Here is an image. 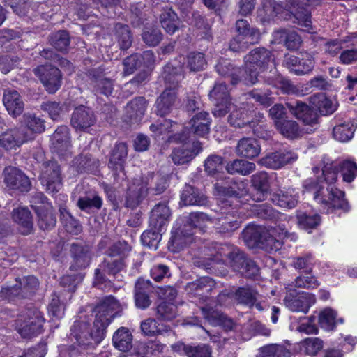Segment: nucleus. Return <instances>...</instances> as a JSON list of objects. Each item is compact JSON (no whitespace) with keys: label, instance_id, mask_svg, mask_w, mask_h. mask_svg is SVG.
I'll return each instance as SVG.
<instances>
[{"label":"nucleus","instance_id":"680f3d73","mask_svg":"<svg viewBox=\"0 0 357 357\" xmlns=\"http://www.w3.org/2000/svg\"><path fill=\"white\" fill-rule=\"evenodd\" d=\"M50 45L57 51L67 52L70 45V36L66 30H59L52 33L49 38Z\"/></svg>","mask_w":357,"mask_h":357},{"label":"nucleus","instance_id":"13d9d810","mask_svg":"<svg viewBox=\"0 0 357 357\" xmlns=\"http://www.w3.org/2000/svg\"><path fill=\"white\" fill-rule=\"evenodd\" d=\"M16 279L24 298H28L33 296L39 287V281L33 275Z\"/></svg>","mask_w":357,"mask_h":357},{"label":"nucleus","instance_id":"774afa93","mask_svg":"<svg viewBox=\"0 0 357 357\" xmlns=\"http://www.w3.org/2000/svg\"><path fill=\"white\" fill-rule=\"evenodd\" d=\"M142 5H132L130 8V22L134 28H139L148 20V13Z\"/></svg>","mask_w":357,"mask_h":357},{"label":"nucleus","instance_id":"8fccbe9b","mask_svg":"<svg viewBox=\"0 0 357 357\" xmlns=\"http://www.w3.org/2000/svg\"><path fill=\"white\" fill-rule=\"evenodd\" d=\"M257 297H259L258 291L248 286L238 287L234 292V299L236 302L249 308L254 307Z\"/></svg>","mask_w":357,"mask_h":357},{"label":"nucleus","instance_id":"052dcab7","mask_svg":"<svg viewBox=\"0 0 357 357\" xmlns=\"http://www.w3.org/2000/svg\"><path fill=\"white\" fill-rule=\"evenodd\" d=\"M60 219L67 232L72 234H78L82 230V227L66 208H61Z\"/></svg>","mask_w":357,"mask_h":357},{"label":"nucleus","instance_id":"f03ea898","mask_svg":"<svg viewBox=\"0 0 357 357\" xmlns=\"http://www.w3.org/2000/svg\"><path fill=\"white\" fill-rule=\"evenodd\" d=\"M263 119L261 112L241 107L231 112L227 121L234 128L244 129L248 135L252 133L258 138L266 139L268 134L263 125Z\"/></svg>","mask_w":357,"mask_h":357},{"label":"nucleus","instance_id":"6e6552de","mask_svg":"<svg viewBox=\"0 0 357 357\" xmlns=\"http://www.w3.org/2000/svg\"><path fill=\"white\" fill-rule=\"evenodd\" d=\"M121 306L119 301L112 296L101 298L93 308L96 313V326H100L107 331L112 320L121 316Z\"/></svg>","mask_w":357,"mask_h":357},{"label":"nucleus","instance_id":"37998d69","mask_svg":"<svg viewBox=\"0 0 357 357\" xmlns=\"http://www.w3.org/2000/svg\"><path fill=\"white\" fill-rule=\"evenodd\" d=\"M215 69L220 75L230 77L232 85H236L241 82L242 70L234 66L229 60L220 59L216 64Z\"/></svg>","mask_w":357,"mask_h":357},{"label":"nucleus","instance_id":"bb28decb","mask_svg":"<svg viewBox=\"0 0 357 357\" xmlns=\"http://www.w3.org/2000/svg\"><path fill=\"white\" fill-rule=\"evenodd\" d=\"M178 98V91L174 89L165 88L156 99L155 113L160 116L170 114L174 109Z\"/></svg>","mask_w":357,"mask_h":357},{"label":"nucleus","instance_id":"ddd939ff","mask_svg":"<svg viewBox=\"0 0 357 357\" xmlns=\"http://www.w3.org/2000/svg\"><path fill=\"white\" fill-rule=\"evenodd\" d=\"M69 254L71 258L70 271H79L88 268L92 259V251L88 245L81 241L69 244Z\"/></svg>","mask_w":357,"mask_h":357},{"label":"nucleus","instance_id":"c85d7f7f","mask_svg":"<svg viewBox=\"0 0 357 357\" xmlns=\"http://www.w3.org/2000/svg\"><path fill=\"white\" fill-rule=\"evenodd\" d=\"M96 122L93 112L83 105L76 107L73 111L70 123L77 130H85Z\"/></svg>","mask_w":357,"mask_h":357},{"label":"nucleus","instance_id":"dca6fc26","mask_svg":"<svg viewBox=\"0 0 357 357\" xmlns=\"http://www.w3.org/2000/svg\"><path fill=\"white\" fill-rule=\"evenodd\" d=\"M124 266L125 264L123 259H105L99 265V267L95 270V284L104 285L103 287H100L102 289L110 287L111 281L105 276V273L116 276L123 269Z\"/></svg>","mask_w":357,"mask_h":357},{"label":"nucleus","instance_id":"bf43d9fd","mask_svg":"<svg viewBox=\"0 0 357 357\" xmlns=\"http://www.w3.org/2000/svg\"><path fill=\"white\" fill-rule=\"evenodd\" d=\"M276 128L280 132L287 138L293 139L301 136V130L299 125L295 121H278Z\"/></svg>","mask_w":357,"mask_h":357},{"label":"nucleus","instance_id":"b1692460","mask_svg":"<svg viewBox=\"0 0 357 357\" xmlns=\"http://www.w3.org/2000/svg\"><path fill=\"white\" fill-rule=\"evenodd\" d=\"M202 151L200 142H193L192 144H182L175 148L171 158L175 165H180L189 162Z\"/></svg>","mask_w":357,"mask_h":357},{"label":"nucleus","instance_id":"09e8293b","mask_svg":"<svg viewBox=\"0 0 357 357\" xmlns=\"http://www.w3.org/2000/svg\"><path fill=\"white\" fill-rule=\"evenodd\" d=\"M264 81L268 85L280 89L283 93L287 94H295L298 92L297 87L290 80L280 74L273 73L272 75L266 76Z\"/></svg>","mask_w":357,"mask_h":357},{"label":"nucleus","instance_id":"a19ab883","mask_svg":"<svg viewBox=\"0 0 357 357\" xmlns=\"http://www.w3.org/2000/svg\"><path fill=\"white\" fill-rule=\"evenodd\" d=\"M102 197L97 192H92L84 196H80L76 206L82 211L88 214L98 211L102 206Z\"/></svg>","mask_w":357,"mask_h":357},{"label":"nucleus","instance_id":"6ab92c4d","mask_svg":"<svg viewBox=\"0 0 357 357\" xmlns=\"http://www.w3.org/2000/svg\"><path fill=\"white\" fill-rule=\"evenodd\" d=\"M297 154L290 150H278L268 153L260 160V163L266 167L278 169L296 161Z\"/></svg>","mask_w":357,"mask_h":357},{"label":"nucleus","instance_id":"72a5a7b5","mask_svg":"<svg viewBox=\"0 0 357 357\" xmlns=\"http://www.w3.org/2000/svg\"><path fill=\"white\" fill-rule=\"evenodd\" d=\"M162 77L164 79L165 88L174 89V91H178L180 83L184 78L183 67L167 63L163 68Z\"/></svg>","mask_w":357,"mask_h":357},{"label":"nucleus","instance_id":"4d7b16f0","mask_svg":"<svg viewBox=\"0 0 357 357\" xmlns=\"http://www.w3.org/2000/svg\"><path fill=\"white\" fill-rule=\"evenodd\" d=\"M164 231L160 229H155L149 226V229L145 230L141 235L142 243L150 249L156 250L158 248L159 243L162 239Z\"/></svg>","mask_w":357,"mask_h":357},{"label":"nucleus","instance_id":"4468645a","mask_svg":"<svg viewBox=\"0 0 357 357\" xmlns=\"http://www.w3.org/2000/svg\"><path fill=\"white\" fill-rule=\"evenodd\" d=\"M105 68L103 66L86 70V75L90 80L93 91L96 94L109 96L114 91V81L105 77Z\"/></svg>","mask_w":357,"mask_h":357},{"label":"nucleus","instance_id":"e2e57ef3","mask_svg":"<svg viewBox=\"0 0 357 357\" xmlns=\"http://www.w3.org/2000/svg\"><path fill=\"white\" fill-rule=\"evenodd\" d=\"M355 130L356 127L352 122H344L334 127L333 137L340 142H347L353 137Z\"/></svg>","mask_w":357,"mask_h":357},{"label":"nucleus","instance_id":"412c9836","mask_svg":"<svg viewBox=\"0 0 357 357\" xmlns=\"http://www.w3.org/2000/svg\"><path fill=\"white\" fill-rule=\"evenodd\" d=\"M204 318L213 326H221L225 331L234 329V321L226 314L213 307L210 304H206L200 307Z\"/></svg>","mask_w":357,"mask_h":357},{"label":"nucleus","instance_id":"423d86ee","mask_svg":"<svg viewBox=\"0 0 357 357\" xmlns=\"http://www.w3.org/2000/svg\"><path fill=\"white\" fill-rule=\"evenodd\" d=\"M106 331L102 326H96V321H93V328H91L88 321L78 320L71 326L70 337L84 349L93 348L103 340Z\"/></svg>","mask_w":357,"mask_h":357},{"label":"nucleus","instance_id":"ea45409f","mask_svg":"<svg viewBox=\"0 0 357 357\" xmlns=\"http://www.w3.org/2000/svg\"><path fill=\"white\" fill-rule=\"evenodd\" d=\"M261 151V146L259 142L251 137H243L241 139L236 146L237 155L248 159H253L259 155Z\"/></svg>","mask_w":357,"mask_h":357},{"label":"nucleus","instance_id":"6e6d98bb","mask_svg":"<svg viewBox=\"0 0 357 357\" xmlns=\"http://www.w3.org/2000/svg\"><path fill=\"white\" fill-rule=\"evenodd\" d=\"M211 221V217L205 213L192 212L184 217L183 223L195 233V229H202L206 226V223Z\"/></svg>","mask_w":357,"mask_h":357},{"label":"nucleus","instance_id":"aec40b11","mask_svg":"<svg viewBox=\"0 0 357 357\" xmlns=\"http://www.w3.org/2000/svg\"><path fill=\"white\" fill-rule=\"evenodd\" d=\"M208 197L198 188L185 184L180 192V205L185 206H206L208 204Z\"/></svg>","mask_w":357,"mask_h":357},{"label":"nucleus","instance_id":"49530a36","mask_svg":"<svg viewBox=\"0 0 357 357\" xmlns=\"http://www.w3.org/2000/svg\"><path fill=\"white\" fill-rule=\"evenodd\" d=\"M236 31L238 33L236 36H240L250 42V44L258 43L260 38L259 31L250 25L249 22L244 19H240L236 22Z\"/></svg>","mask_w":357,"mask_h":357},{"label":"nucleus","instance_id":"e433bc0d","mask_svg":"<svg viewBox=\"0 0 357 357\" xmlns=\"http://www.w3.org/2000/svg\"><path fill=\"white\" fill-rule=\"evenodd\" d=\"M190 131L195 136L205 137L209 133L211 119L206 112L196 114L190 121Z\"/></svg>","mask_w":357,"mask_h":357},{"label":"nucleus","instance_id":"c9c22d12","mask_svg":"<svg viewBox=\"0 0 357 357\" xmlns=\"http://www.w3.org/2000/svg\"><path fill=\"white\" fill-rule=\"evenodd\" d=\"M170 215V210L167 204L164 203L156 204L151 212L149 227L165 231Z\"/></svg>","mask_w":357,"mask_h":357},{"label":"nucleus","instance_id":"3c124183","mask_svg":"<svg viewBox=\"0 0 357 357\" xmlns=\"http://www.w3.org/2000/svg\"><path fill=\"white\" fill-rule=\"evenodd\" d=\"M228 174L247 176L255 170L256 165L254 162L243 159H235L226 165Z\"/></svg>","mask_w":357,"mask_h":357},{"label":"nucleus","instance_id":"69168bd1","mask_svg":"<svg viewBox=\"0 0 357 357\" xmlns=\"http://www.w3.org/2000/svg\"><path fill=\"white\" fill-rule=\"evenodd\" d=\"M143 42L149 47L158 45L163 39L161 30L155 26L146 27L142 33Z\"/></svg>","mask_w":357,"mask_h":357},{"label":"nucleus","instance_id":"0eeeda50","mask_svg":"<svg viewBox=\"0 0 357 357\" xmlns=\"http://www.w3.org/2000/svg\"><path fill=\"white\" fill-rule=\"evenodd\" d=\"M45 319L41 312L35 307L22 310L15 321V329L24 339H31L43 331Z\"/></svg>","mask_w":357,"mask_h":357},{"label":"nucleus","instance_id":"39448f33","mask_svg":"<svg viewBox=\"0 0 357 357\" xmlns=\"http://www.w3.org/2000/svg\"><path fill=\"white\" fill-rule=\"evenodd\" d=\"M242 238L250 248H259L267 252H275L280 250L282 243L267 231L266 227L249 225L242 231Z\"/></svg>","mask_w":357,"mask_h":357},{"label":"nucleus","instance_id":"cd10ccee","mask_svg":"<svg viewBox=\"0 0 357 357\" xmlns=\"http://www.w3.org/2000/svg\"><path fill=\"white\" fill-rule=\"evenodd\" d=\"M298 199L299 194L293 188H280L271 195V201L275 205L287 209L295 208Z\"/></svg>","mask_w":357,"mask_h":357},{"label":"nucleus","instance_id":"4c0bfd02","mask_svg":"<svg viewBox=\"0 0 357 357\" xmlns=\"http://www.w3.org/2000/svg\"><path fill=\"white\" fill-rule=\"evenodd\" d=\"M194 241V233L183 223L178 228L172 231L169 241L174 250H180Z\"/></svg>","mask_w":357,"mask_h":357},{"label":"nucleus","instance_id":"5fc2aeb1","mask_svg":"<svg viewBox=\"0 0 357 357\" xmlns=\"http://www.w3.org/2000/svg\"><path fill=\"white\" fill-rule=\"evenodd\" d=\"M310 102L317 109V112L321 115L326 116L333 114L337 109L335 105L332 101L326 97L324 94L319 93L310 96Z\"/></svg>","mask_w":357,"mask_h":357},{"label":"nucleus","instance_id":"7c9ffc66","mask_svg":"<svg viewBox=\"0 0 357 357\" xmlns=\"http://www.w3.org/2000/svg\"><path fill=\"white\" fill-rule=\"evenodd\" d=\"M142 182L146 186L147 195H158L163 193L169 187V179L167 176L154 172H148Z\"/></svg>","mask_w":357,"mask_h":357},{"label":"nucleus","instance_id":"f3484780","mask_svg":"<svg viewBox=\"0 0 357 357\" xmlns=\"http://www.w3.org/2000/svg\"><path fill=\"white\" fill-rule=\"evenodd\" d=\"M315 296L314 294L296 290L290 291L286 295L284 303L287 307L293 312H302L306 314L310 307L315 303Z\"/></svg>","mask_w":357,"mask_h":357},{"label":"nucleus","instance_id":"a878e982","mask_svg":"<svg viewBox=\"0 0 357 357\" xmlns=\"http://www.w3.org/2000/svg\"><path fill=\"white\" fill-rule=\"evenodd\" d=\"M273 43L283 45L288 50L296 51L302 44L301 37L294 31L280 29L273 33Z\"/></svg>","mask_w":357,"mask_h":357},{"label":"nucleus","instance_id":"2eb2a0df","mask_svg":"<svg viewBox=\"0 0 357 357\" xmlns=\"http://www.w3.org/2000/svg\"><path fill=\"white\" fill-rule=\"evenodd\" d=\"M282 65L295 75L303 76L310 74L313 70L315 61L309 53L302 54L301 57L286 54Z\"/></svg>","mask_w":357,"mask_h":357},{"label":"nucleus","instance_id":"338daca9","mask_svg":"<svg viewBox=\"0 0 357 357\" xmlns=\"http://www.w3.org/2000/svg\"><path fill=\"white\" fill-rule=\"evenodd\" d=\"M223 158L220 155L213 154L207 157L204 161V170L206 174L213 177H216L222 171Z\"/></svg>","mask_w":357,"mask_h":357},{"label":"nucleus","instance_id":"20e7f679","mask_svg":"<svg viewBox=\"0 0 357 357\" xmlns=\"http://www.w3.org/2000/svg\"><path fill=\"white\" fill-rule=\"evenodd\" d=\"M217 249V255L225 257L227 264L234 271H238L248 278L259 274V268L257 264L238 248L220 245Z\"/></svg>","mask_w":357,"mask_h":357},{"label":"nucleus","instance_id":"f704fd0d","mask_svg":"<svg viewBox=\"0 0 357 357\" xmlns=\"http://www.w3.org/2000/svg\"><path fill=\"white\" fill-rule=\"evenodd\" d=\"M3 102L9 114L13 117L20 116L24 110V104L22 97L15 89L4 91Z\"/></svg>","mask_w":357,"mask_h":357},{"label":"nucleus","instance_id":"f8f14e48","mask_svg":"<svg viewBox=\"0 0 357 357\" xmlns=\"http://www.w3.org/2000/svg\"><path fill=\"white\" fill-rule=\"evenodd\" d=\"M33 73L49 93L53 94L60 89L62 75L58 68L49 64L40 65L33 69Z\"/></svg>","mask_w":357,"mask_h":357},{"label":"nucleus","instance_id":"5701e85b","mask_svg":"<svg viewBox=\"0 0 357 357\" xmlns=\"http://www.w3.org/2000/svg\"><path fill=\"white\" fill-rule=\"evenodd\" d=\"M149 101L143 96H137L129 101L126 107L125 120L130 124H139L147 109Z\"/></svg>","mask_w":357,"mask_h":357},{"label":"nucleus","instance_id":"2f4dec72","mask_svg":"<svg viewBox=\"0 0 357 357\" xmlns=\"http://www.w3.org/2000/svg\"><path fill=\"white\" fill-rule=\"evenodd\" d=\"M70 139L68 128L66 126H59L51 137V148L59 155H63L70 146Z\"/></svg>","mask_w":357,"mask_h":357},{"label":"nucleus","instance_id":"393cba45","mask_svg":"<svg viewBox=\"0 0 357 357\" xmlns=\"http://www.w3.org/2000/svg\"><path fill=\"white\" fill-rule=\"evenodd\" d=\"M244 60L246 65H252L259 71H264L268 68L270 63L273 62L274 56L265 47H257L246 54Z\"/></svg>","mask_w":357,"mask_h":357},{"label":"nucleus","instance_id":"c756f323","mask_svg":"<svg viewBox=\"0 0 357 357\" xmlns=\"http://www.w3.org/2000/svg\"><path fill=\"white\" fill-rule=\"evenodd\" d=\"M29 139L25 132V128L20 127L8 129L0 135V146L8 150L20 146Z\"/></svg>","mask_w":357,"mask_h":357},{"label":"nucleus","instance_id":"79ce46f5","mask_svg":"<svg viewBox=\"0 0 357 357\" xmlns=\"http://www.w3.org/2000/svg\"><path fill=\"white\" fill-rule=\"evenodd\" d=\"M133 335L129 328L121 326L113 334L114 347L122 352H127L132 347Z\"/></svg>","mask_w":357,"mask_h":357},{"label":"nucleus","instance_id":"a211bd4d","mask_svg":"<svg viewBox=\"0 0 357 357\" xmlns=\"http://www.w3.org/2000/svg\"><path fill=\"white\" fill-rule=\"evenodd\" d=\"M4 182L10 188L22 192H28L31 189L29 178L19 169L8 166L3 172Z\"/></svg>","mask_w":357,"mask_h":357},{"label":"nucleus","instance_id":"f257e3e1","mask_svg":"<svg viewBox=\"0 0 357 357\" xmlns=\"http://www.w3.org/2000/svg\"><path fill=\"white\" fill-rule=\"evenodd\" d=\"M341 165L342 162H336L326 163L321 169V176L308 178L303 183L306 190L313 192L314 199L319 204V210L326 213H333L337 209L344 212L349 211L344 192L334 185L337 174L341 172Z\"/></svg>","mask_w":357,"mask_h":357},{"label":"nucleus","instance_id":"58836bf2","mask_svg":"<svg viewBox=\"0 0 357 357\" xmlns=\"http://www.w3.org/2000/svg\"><path fill=\"white\" fill-rule=\"evenodd\" d=\"M215 286L214 280L209 277H201L186 284L185 290L190 298L203 296L205 292H209Z\"/></svg>","mask_w":357,"mask_h":357},{"label":"nucleus","instance_id":"9b49d317","mask_svg":"<svg viewBox=\"0 0 357 357\" xmlns=\"http://www.w3.org/2000/svg\"><path fill=\"white\" fill-rule=\"evenodd\" d=\"M128 156V146L124 142L116 143L109 153L108 167L112 172L117 183L126 178L125 163Z\"/></svg>","mask_w":357,"mask_h":357},{"label":"nucleus","instance_id":"1a4fd4ad","mask_svg":"<svg viewBox=\"0 0 357 357\" xmlns=\"http://www.w3.org/2000/svg\"><path fill=\"white\" fill-rule=\"evenodd\" d=\"M39 179L48 192H58L63 180L61 165L54 160L44 161L40 166Z\"/></svg>","mask_w":357,"mask_h":357},{"label":"nucleus","instance_id":"7ed1b4c3","mask_svg":"<svg viewBox=\"0 0 357 357\" xmlns=\"http://www.w3.org/2000/svg\"><path fill=\"white\" fill-rule=\"evenodd\" d=\"M263 8L269 18L286 11L307 31L312 29L310 11L307 8L300 6L294 0H263Z\"/></svg>","mask_w":357,"mask_h":357},{"label":"nucleus","instance_id":"864d4df0","mask_svg":"<svg viewBox=\"0 0 357 357\" xmlns=\"http://www.w3.org/2000/svg\"><path fill=\"white\" fill-rule=\"evenodd\" d=\"M36 213L38 216V225L42 230H51L56 223V216L52 207L36 208Z\"/></svg>","mask_w":357,"mask_h":357},{"label":"nucleus","instance_id":"a18cd8bd","mask_svg":"<svg viewBox=\"0 0 357 357\" xmlns=\"http://www.w3.org/2000/svg\"><path fill=\"white\" fill-rule=\"evenodd\" d=\"M114 34L121 51H126L132 46L133 36L128 24L116 23L114 26Z\"/></svg>","mask_w":357,"mask_h":357},{"label":"nucleus","instance_id":"9d476101","mask_svg":"<svg viewBox=\"0 0 357 357\" xmlns=\"http://www.w3.org/2000/svg\"><path fill=\"white\" fill-rule=\"evenodd\" d=\"M286 106L294 116L301 121L304 125L310 127L307 130L308 133L319 128V114L314 106L311 107L300 100L287 102Z\"/></svg>","mask_w":357,"mask_h":357},{"label":"nucleus","instance_id":"de8ad7c7","mask_svg":"<svg viewBox=\"0 0 357 357\" xmlns=\"http://www.w3.org/2000/svg\"><path fill=\"white\" fill-rule=\"evenodd\" d=\"M225 218H220L219 223L216 227L218 231L222 234H230L237 229L239 228L241 221L237 211H234L231 213H226Z\"/></svg>","mask_w":357,"mask_h":357},{"label":"nucleus","instance_id":"4be33fe9","mask_svg":"<svg viewBox=\"0 0 357 357\" xmlns=\"http://www.w3.org/2000/svg\"><path fill=\"white\" fill-rule=\"evenodd\" d=\"M147 196V190L141 180L134 179L128 184L124 206L130 209L138 207Z\"/></svg>","mask_w":357,"mask_h":357},{"label":"nucleus","instance_id":"603ef678","mask_svg":"<svg viewBox=\"0 0 357 357\" xmlns=\"http://www.w3.org/2000/svg\"><path fill=\"white\" fill-rule=\"evenodd\" d=\"M73 163L79 173L91 172L99 165L98 159L93 158L91 154L84 152L75 157Z\"/></svg>","mask_w":357,"mask_h":357},{"label":"nucleus","instance_id":"0e129e2a","mask_svg":"<svg viewBox=\"0 0 357 357\" xmlns=\"http://www.w3.org/2000/svg\"><path fill=\"white\" fill-rule=\"evenodd\" d=\"M252 212L260 219L272 221H276L280 215L278 211L267 203L253 206Z\"/></svg>","mask_w":357,"mask_h":357},{"label":"nucleus","instance_id":"473e14b6","mask_svg":"<svg viewBox=\"0 0 357 357\" xmlns=\"http://www.w3.org/2000/svg\"><path fill=\"white\" fill-rule=\"evenodd\" d=\"M159 22L162 29L169 35H173L179 29V17L170 6H166L161 8Z\"/></svg>","mask_w":357,"mask_h":357},{"label":"nucleus","instance_id":"c03bdc74","mask_svg":"<svg viewBox=\"0 0 357 357\" xmlns=\"http://www.w3.org/2000/svg\"><path fill=\"white\" fill-rule=\"evenodd\" d=\"M12 218L14 222L21 227L23 235L30 234L33 229V219L31 211L26 207H19L13 209Z\"/></svg>","mask_w":357,"mask_h":357}]
</instances>
